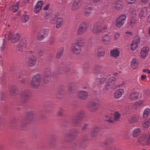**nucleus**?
Returning a JSON list of instances; mask_svg holds the SVG:
<instances>
[{
	"label": "nucleus",
	"instance_id": "nucleus-50",
	"mask_svg": "<svg viewBox=\"0 0 150 150\" xmlns=\"http://www.w3.org/2000/svg\"><path fill=\"white\" fill-rule=\"evenodd\" d=\"M106 117L107 119L105 121H106L108 123H112L114 122V120H113L112 117L108 115H106Z\"/></svg>",
	"mask_w": 150,
	"mask_h": 150
},
{
	"label": "nucleus",
	"instance_id": "nucleus-53",
	"mask_svg": "<svg viewBox=\"0 0 150 150\" xmlns=\"http://www.w3.org/2000/svg\"><path fill=\"white\" fill-rule=\"evenodd\" d=\"M10 123L11 126L13 127L17 125L18 122L16 119H13L11 120Z\"/></svg>",
	"mask_w": 150,
	"mask_h": 150
},
{
	"label": "nucleus",
	"instance_id": "nucleus-10",
	"mask_svg": "<svg viewBox=\"0 0 150 150\" xmlns=\"http://www.w3.org/2000/svg\"><path fill=\"white\" fill-rule=\"evenodd\" d=\"M51 73L50 69H47L45 70L44 73V81L45 83L48 81L51 77Z\"/></svg>",
	"mask_w": 150,
	"mask_h": 150
},
{
	"label": "nucleus",
	"instance_id": "nucleus-48",
	"mask_svg": "<svg viewBox=\"0 0 150 150\" xmlns=\"http://www.w3.org/2000/svg\"><path fill=\"white\" fill-rule=\"evenodd\" d=\"M21 19L23 22L26 23L28 20L29 17L27 15H24L22 16Z\"/></svg>",
	"mask_w": 150,
	"mask_h": 150
},
{
	"label": "nucleus",
	"instance_id": "nucleus-54",
	"mask_svg": "<svg viewBox=\"0 0 150 150\" xmlns=\"http://www.w3.org/2000/svg\"><path fill=\"white\" fill-rule=\"evenodd\" d=\"M6 41L5 39H4L3 40V42L2 46L0 47V50L1 51H3L4 50L6 47Z\"/></svg>",
	"mask_w": 150,
	"mask_h": 150
},
{
	"label": "nucleus",
	"instance_id": "nucleus-64",
	"mask_svg": "<svg viewBox=\"0 0 150 150\" xmlns=\"http://www.w3.org/2000/svg\"><path fill=\"white\" fill-rule=\"evenodd\" d=\"M88 126V124H87L86 123H84L82 127L81 130L82 131H83L84 130L86 129Z\"/></svg>",
	"mask_w": 150,
	"mask_h": 150
},
{
	"label": "nucleus",
	"instance_id": "nucleus-32",
	"mask_svg": "<svg viewBox=\"0 0 150 150\" xmlns=\"http://www.w3.org/2000/svg\"><path fill=\"white\" fill-rule=\"evenodd\" d=\"M64 52L63 47H61L58 49L56 54V57L57 59L60 58L62 56Z\"/></svg>",
	"mask_w": 150,
	"mask_h": 150
},
{
	"label": "nucleus",
	"instance_id": "nucleus-46",
	"mask_svg": "<svg viewBox=\"0 0 150 150\" xmlns=\"http://www.w3.org/2000/svg\"><path fill=\"white\" fill-rule=\"evenodd\" d=\"M71 147L73 149H74L77 147H79V140L74 141V142L71 144Z\"/></svg>",
	"mask_w": 150,
	"mask_h": 150
},
{
	"label": "nucleus",
	"instance_id": "nucleus-59",
	"mask_svg": "<svg viewBox=\"0 0 150 150\" xmlns=\"http://www.w3.org/2000/svg\"><path fill=\"white\" fill-rule=\"evenodd\" d=\"M45 51V49L44 47H42L41 49H40L38 52V55L41 57L44 54V52Z\"/></svg>",
	"mask_w": 150,
	"mask_h": 150
},
{
	"label": "nucleus",
	"instance_id": "nucleus-29",
	"mask_svg": "<svg viewBox=\"0 0 150 150\" xmlns=\"http://www.w3.org/2000/svg\"><path fill=\"white\" fill-rule=\"evenodd\" d=\"M19 5V2H17L14 5H11L10 6L9 8L10 10L13 12H16L18 10Z\"/></svg>",
	"mask_w": 150,
	"mask_h": 150
},
{
	"label": "nucleus",
	"instance_id": "nucleus-60",
	"mask_svg": "<svg viewBox=\"0 0 150 150\" xmlns=\"http://www.w3.org/2000/svg\"><path fill=\"white\" fill-rule=\"evenodd\" d=\"M64 111V110L63 109L61 108H59L58 111V115L60 116H63Z\"/></svg>",
	"mask_w": 150,
	"mask_h": 150
},
{
	"label": "nucleus",
	"instance_id": "nucleus-13",
	"mask_svg": "<svg viewBox=\"0 0 150 150\" xmlns=\"http://www.w3.org/2000/svg\"><path fill=\"white\" fill-rule=\"evenodd\" d=\"M139 141L143 145H148L150 143V136L148 138H146L145 135L140 137L139 138Z\"/></svg>",
	"mask_w": 150,
	"mask_h": 150
},
{
	"label": "nucleus",
	"instance_id": "nucleus-31",
	"mask_svg": "<svg viewBox=\"0 0 150 150\" xmlns=\"http://www.w3.org/2000/svg\"><path fill=\"white\" fill-rule=\"evenodd\" d=\"M97 56L98 58L103 57L105 54V52L103 49L101 47H99L97 51Z\"/></svg>",
	"mask_w": 150,
	"mask_h": 150
},
{
	"label": "nucleus",
	"instance_id": "nucleus-3",
	"mask_svg": "<svg viewBox=\"0 0 150 150\" xmlns=\"http://www.w3.org/2000/svg\"><path fill=\"white\" fill-rule=\"evenodd\" d=\"M41 80V76L40 74H38L34 76L31 81L30 85L33 88H38L40 85Z\"/></svg>",
	"mask_w": 150,
	"mask_h": 150
},
{
	"label": "nucleus",
	"instance_id": "nucleus-14",
	"mask_svg": "<svg viewBox=\"0 0 150 150\" xmlns=\"http://www.w3.org/2000/svg\"><path fill=\"white\" fill-rule=\"evenodd\" d=\"M77 96L79 99L85 100L87 98L88 96V93L87 92L85 91H79L78 92Z\"/></svg>",
	"mask_w": 150,
	"mask_h": 150
},
{
	"label": "nucleus",
	"instance_id": "nucleus-5",
	"mask_svg": "<svg viewBox=\"0 0 150 150\" xmlns=\"http://www.w3.org/2000/svg\"><path fill=\"white\" fill-rule=\"evenodd\" d=\"M21 101L22 104L27 103L30 97V93L29 90H26L22 92L21 94Z\"/></svg>",
	"mask_w": 150,
	"mask_h": 150
},
{
	"label": "nucleus",
	"instance_id": "nucleus-18",
	"mask_svg": "<svg viewBox=\"0 0 150 150\" xmlns=\"http://www.w3.org/2000/svg\"><path fill=\"white\" fill-rule=\"evenodd\" d=\"M37 62V60L36 57L33 56H30L28 59V64L30 67H32L35 65Z\"/></svg>",
	"mask_w": 150,
	"mask_h": 150
},
{
	"label": "nucleus",
	"instance_id": "nucleus-22",
	"mask_svg": "<svg viewBox=\"0 0 150 150\" xmlns=\"http://www.w3.org/2000/svg\"><path fill=\"white\" fill-rule=\"evenodd\" d=\"M73 135L71 133H68L65 134L64 137V140L66 142L68 143H72L73 139L71 137H73Z\"/></svg>",
	"mask_w": 150,
	"mask_h": 150
},
{
	"label": "nucleus",
	"instance_id": "nucleus-25",
	"mask_svg": "<svg viewBox=\"0 0 150 150\" xmlns=\"http://www.w3.org/2000/svg\"><path fill=\"white\" fill-rule=\"evenodd\" d=\"M124 93V90L122 89H120L116 90L114 93V97L115 98H119Z\"/></svg>",
	"mask_w": 150,
	"mask_h": 150
},
{
	"label": "nucleus",
	"instance_id": "nucleus-8",
	"mask_svg": "<svg viewBox=\"0 0 150 150\" xmlns=\"http://www.w3.org/2000/svg\"><path fill=\"white\" fill-rule=\"evenodd\" d=\"M102 24L100 21H98L95 23L92 28L93 33L96 34L98 33L103 32V31L101 27Z\"/></svg>",
	"mask_w": 150,
	"mask_h": 150
},
{
	"label": "nucleus",
	"instance_id": "nucleus-38",
	"mask_svg": "<svg viewBox=\"0 0 150 150\" xmlns=\"http://www.w3.org/2000/svg\"><path fill=\"white\" fill-rule=\"evenodd\" d=\"M116 82V79L114 77H111L108 79V82L110 83L115 86H116L115 84Z\"/></svg>",
	"mask_w": 150,
	"mask_h": 150
},
{
	"label": "nucleus",
	"instance_id": "nucleus-51",
	"mask_svg": "<svg viewBox=\"0 0 150 150\" xmlns=\"http://www.w3.org/2000/svg\"><path fill=\"white\" fill-rule=\"evenodd\" d=\"M121 115L118 112H116L114 114V120L115 121L118 120L120 118Z\"/></svg>",
	"mask_w": 150,
	"mask_h": 150
},
{
	"label": "nucleus",
	"instance_id": "nucleus-6",
	"mask_svg": "<svg viewBox=\"0 0 150 150\" xmlns=\"http://www.w3.org/2000/svg\"><path fill=\"white\" fill-rule=\"evenodd\" d=\"M51 20V22L53 23L57 22L56 27L57 28H59L62 26L64 21L62 18L58 17L56 16H54L53 17H52Z\"/></svg>",
	"mask_w": 150,
	"mask_h": 150
},
{
	"label": "nucleus",
	"instance_id": "nucleus-52",
	"mask_svg": "<svg viewBox=\"0 0 150 150\" xmlns=\"http://www.w3.org/2000/svg\"><path fill=\"white\" fill-rule=\"evenodd\" d=\"M8 41H11V42L13 44L18 41L19 40V38H7Z\"/></svg>",
	"mask_w": 150,
	"mask_h": 150
},
{
	"label": "nucleus",
	"instance_id": "nucleus-30",
	"mask_svg": "<svg viewBox=\"0 0 150 150\" xmlns=\"http://www.w3.org/2000/svg\"><path fill=\"white\" fill-rule=\"evenodd\" d=\"M147 14V8L144 7L142 8L140 12L139 16L141 19H143L145 17Z\"/></svg>",
	"mask_w": 150,
	"mask_h": 150
},
{
	"label": "nucleus",
	"instance_id": "nucleus-61",
	"mask_svg": "<svg viewBox=\"0 0 150 150\" xmlns=\"http://www.w3.org/2000/svg\"><path fill=\"white\" fill-rule=\"evenodd\" d=\"M112 141L110 140L109 139H108V141L102 143V145L103 147L106 146L109 144L110 143L112 142Z\"/></svg>",
	"mask_w": 150,
	"mask_h": 150
},
{
	"label": "nucleus",
	"instance_id": "nucleus-7",
	"mask_svg": "<svg viewBox=\"0 0 150 150\" xmlns=\"http://www.w3.org/2000/svg\"><path fill=\"white\" fill-rule=\"evenodd\" d=\"M88 25L86 23L82 22L79 24L77 31V34L82 35L87 29Z\"/></svg>",
	"mask_w": 150,
	"mask_h": 150
},
{
	"label": "nucleus",
	"instance_id": "nucleus-36",
	"mask_svg": "<svg viewBox=\"0 0 150 150\" xmlns=\"http://www.w3.org/2000/svg\"><path fill=\"white\" fill-rule=\"evenodd\" d=\"M123 8V3L120 1H117L115 5V8L117 10H120Z\"/></svg>",
	"mask_w": 150,
	"mask_h": 150
},
{
	"label": "nucleus",
	"instance_id": "nucleus-44",
	"mask_svg": "<svg viewBox=\"0 0 150 150\" xmlns=\"http://www.w3.org/2000/svg\"><path fill=\"white\" fill-rule=\"evenodd\" d=\"M150 112V110L149 108H146L144 112L143 116V118L146 119L148 116Z\"/></svg>",
	"mask_w": 150,
	"mask_h": 150
},
{
	"label": "nucleus",
	"instance_id": "nucleus-28",
	"mask_svg": "<svg viewBox=\"0 0 150 150\" xmlns=\"http://www.w3.org/2000/svg\"><path fill=\"white\" fill-rule=\"evenodd\" d=\"M75 85L74 83H70L68 85L67 91L69 94L74 93L75 90Z\"/></svg>",
	"mask_w": 150,
	"mask_h": 150
},
{
	"label": "nucleus",
	"instance_id": "nucleus-26",
	"mask_svg": "<svg viewBox=\"0 0 150 150\" xmlns=\"http://www.w3.org/2000/svg\"><path fill=\"white\" fill-rule=\"evenodd\" d=\"M43 2L42 1H38L35 6V9L34 10L35 13H38L41 8V7L43 4Z\"/></svg>",
	"mask_w": 150,
	"mask_h": 150
},
{
	"label": "nucleus",
	"instance_id": "nucleus-63",
	"mask_svg": "<svg viewBox=\"0 0 150 150\" xmlns=\"http://www.w3.org/2000/svg\"><path fill=\"white\" fill-rule=\"evenodd\" d=\"M127 2L129 4H132L134 3L137 0H126Z\"/></svg>",
	"mask_w": 150,
	"mask_h": 150
},
{
	"label": "nucleus",
	"instance_id": "nucleus-42",
	"mask_svg": "<svg viewBox=\"0 0 150 150\" xmlns=\"http://www.w3.org/2000/svg\"><path fill=\"white\" fill-rule=\"evenodd\" d=\"M92 10V8L91 7H87L85 9L84 13V14L86 16H89Z\"/></svg>",
	"mask_w": 150,
	"mask_h": 150
},
{
	"label": "nucleus",
	"instance_id": "nucleus-12",
	"mask_svg": "<svg viewBox=\"0 0 150 150\" xmlns=\"http://www.w3.org/2000/svg\"><path fill=\"white\" fill-rule=\"evenodd\" d=\"M104 68L102 66L96 65L93 69V71L95 74H97V76H99L103 72Z\"/></svg>",
	"mask_w": 150,
	"mask_h": 150
},
{
	"label": "nucleus",
	"instance_id": "nucleus-21",
	"mask_svg": "<svg viewBox=\"0 0 150 150\" xmlns=\"http://www.w3.org/2000/svg\"><path fill=\"white\" fill-rule=\"evenodd\" d=\"M120 52L117 48L111 50L110 52L111 56L117 58L120 56Z\"/></svg>",
	"mask_w": 150,
	"mask_h": 150
},
{
	"label": "nucleus",
	"instance_id": "nucleus-19",
	"mask_svg": "<svg viewBox=\"0 0 150 150\" xmlns=\"http://www.w3.org/2000/svg\"><path fill=\"white\" fill-rule=\"evenodd\" d=\"M105 81V78H100L99 76H97V78L96 79L95 84L98 86H100L104 83Z\"/></svg>",
	"mask_w": 150,
	"mask_h": 150
},
{
	"label": "nucleus",
	"instance_id": "nucleus-1",
	"mask_svg": "<svg viewBox=\"0 0 150 150\" xmlns=\"http://www.w3.org/2000/svg\"><path fill=\"white\" fill-rule=\"evenodd\" d=\"M84 41L81 38L79 39L73 43L71 47V52L74 54L79 55L80 54L82 50V47L84 45Z\"/></svg>",
	"mask_w": 150,
	"mask_h": 150
},
{
	"label": "nucleus",
	"instance_id": "nucleus-20",
	"mask_svg": "<svg viewBox=\"0 0 150 150\" xmlns=\"http://www.w3.org/2000/svg\"><path fill=\"white\" fill-rule=\"evenodd\" d=\"M149 51L148 48L143 47L141 50L140 52L141 57L142 59H144L148 54Z\"/></svg>",
	"mask_w": 150,
	"mask_h": 150
},
{
	"label": "nucleus",
	"instance_id": "nucleus-37",
	"mask_svg": "<svg viewBox=\"0 0 150 150\" xmlns=\"http://www.w3.org/2000/svg\"><path fill=\"white\" fill-rule=\"evenodd\" d=\"M65 67L64 66L59 67L57 70V74L58 75L63 74L65 73Z\"/></svg>",
	"mask_w": 150,
	"mask_h": 150
},
{
	"label": "nucleus",
	"instance_id": "nucleus-56",
	"mask_svg": "<svg viewBox=\"0 0 150 150\" xmlns=\"http://www.w3.org/2000/svg\"><path fill=\"white\" fill-rule=\"evenodd\" d=\"M102 40L103 42L105 44H109L110 42L109 38H103L102 40Z\"/></svg>",
	"mask_w": 150,
	"mask_h": 150
},
{
	"label": "nucleus",
	"instance_id": "nucleus-49",
	"mask_svg": "<svg viewBox=\"0 0 150 150\" xmlns=\"http://www.w3.org/2000/svg\"><path fill=\"white\" fill-rule=\"evenodd\" d=\"M136 23V20L134 18H132L131 19L129 22V25L132 26H134Z\"/></svg>",
	"mask_w": 150,
	"mask_h": 150
},
{
	"label": "nucleus",
	"instance_id": "nucleus-62",
	"mask_svg": "<svg viewBox=\"0 0 150 150\" xmlns=\"http://www.w3.org/2000/svg\"><path fill=\"white\" fill-rule=\"evenodd\" d=\"M5 123L4 120H0V129H1L4 127Z\"/></svg>",
	"mask_w": 150,
	"mask_h": 150
},
{
	"label": "nucleus",
	"instance_id": "nucleus-9",
	"mask_svg": "<svg viewBox=\"0 0 150 150\" xmlns=\"http://www.w3.org/2000/svg\"><path fill=\"white\" fill-rule=\"evenodd\" d=\"M126 18L125 14L120 15L116 20L115 25L118 28L121 27L124 23Z\"/></svg>",
	"mask_w": 150,
	"mask_h": 150
},
{
	"label": "nucleus",
	"instance_id": "nucleus-40",
	"mask_svg": "<svg viewBox=\"0 0 150 150\" xmlns=\"http://www.w3.org/2000/svg\"><path fill=\"white\" fill-rule=\"evenodd\" d=\"M141 132V130L140 128L136 129L134 130L133 136L134 137H137L140 134Z\"/></svg>",
	"mask_w": 150,
	"mask_h": 150
},
{
	"label": "nucleus",
	"instance_id": "nucleus-15",
	"mask_svg": "<svg viewBox=\"0 0 150 150\" xmlns=\"http://www.w3.org/2000/svg\"><path fill=\"white\" fill-rule=\"evenodd\" d=\"M100 132V129L97 127H93L91 132V135L92 137H96L98 136Z\"/></svg>",
	"mask_w": 150,
	"mask_h": 150
},
{
	"label": "nucleus",
	"instance_id": "nucleus-2",
	"mask_svg": "<svg viewBox=\"0 0 150 150\" xmlns=\"http://www.w3.org/2000/svg\"><path fill=\"white\" fill-rule=\"evenodd\" d=\"M76 116H73L70 120V122L75 127L79 126L80 124V121L85 116V112L83 110H80L76 113Z\"/></svg>",
	"mask_w": 150,
	"mask_h": 150
},
{
	"label": "nucleus",
	"instance_id": "nucleus-45",
	"mask_svg": "<svg viewBox=\"0 0 150 150\" xmlns=\"http://www.w3.org/2000/svg\"><path fill=\"white\" fill-rule=\"evenodd\" d=\"M110 84V83L107 82L105 87V90H108L112 88L113 89H115V88L116 87V86H115Z\"/></svg>",
	"mask_w": 150,
	"mask_h": 150
},
{
	"label": "nucleus",
	"instance_id": "nucleus-4",
	"mask_svg": "<svg viewBox=\"0 0 150 150\" xmlns=\"http://www.w3.org/2000/svg\"><path fill=\"white\" fill-rule=\"evenodd\" d=\"M35 115V112L32 111L27 112L26 117L23 118L21 123V125L23 126L28 123L30 121L33 120Z\"/></svg>",
	"mask_w": 150,
	"mask_h": 150
},
{
	"label": "nucleus",
	"instance_id": "nucleus-23",
	"mask_svg": "<svg viewBox=\"0 0 150 150\" xmlns=\"http://www.w3.org/2000/svg\"><path fill=\"white\" fill-rule=\"evenodd\" d=\"M45 112L47 113H50L51 112L53 108V105L51 102L49 103L48 102L46 103L45 105Z\"/></svg>",
	"mask_w": 150,
	"mask_h": 150
},
{
	"label": "nucleus",
	"instance_id": "nucleus-17",
	"mask_svg": "<svg viewBox=\"0 0 150 150\" xmlns=\"http://www.w3.org/2000/svg\"><path fill=\"white\" fill-rule=\"evenodd\" d=\"M80 0H74L71 6V10L72 11L77 10L80 7Z\"/></svg>",
	"mask_w": 150,
	"mask_h": 150
},
{
	"label": "nucleus",
	"instance_id": "nucleus-34",
	"mask_svg": "<svg viewBox=\"0 0 150 150\" xmlns=\"http://www.w3.org/2000/svg\"><path fill=\"white\" fill-rule=\"evenodd\" d=\"M16 87L15 85H12L10 87V92L12 96H14L16 93Z\"/></svg>",
	"mask_w": 150,
	"mask_h": 150
},
{
	"label": "nucleus",
	"instance_id": "nucleus-43",
	"mask_svg": "<svg viewBox=\"0 0 150 150\" xmlns=\"http://www.w3.org/2000/svg\"><path fill=\"white\" fill-rule=\"evenodd\" d=\"M71 119H69L68 118H65L63 120L62 125L64 126H67L68 125L69 123H71L70 122V120Z\"/></svg>",
	"mask_w": 150,
	"mask_h": 150
},
{
	"label": "nucleus",
	"instance_id": "nucleus-47",
	"mask_svg": "<svg viewBox=\"0 0 150 150\" xmlns=\"http://www.w3.org/2000/svg\"><path fill=\"white\" fill-rule=\"evenodd\" d=\"M63 92L62 90L59 91L56 94V97L58 99H60L63 96Z\"/></svg>",
	"mask_w": 150,
	"mask_h": 150
},
{
	"label": "nucleus",
	"instance_id": "nucleus-57",
	"mask_svg": "<svg viewBox=\"0 0 150 150\" xmlns=\"http://www.w3.org/2000/svg\"><path fill=\"white\" fill-rule=\"evenodd\" d=\"M71 71V69L70 68H66L65 69V73L66 75H68L70 74Z\"/></svg>",
	"mask_w": 150,
	"mask_h": 150
},
{
	"label": "nucleus",
	"instance_id": "nucleus-58",
	"mask_svg": "<svg viewBox=\"0 0 150 150\" xmlns=\"http://www.w3.org/2000/svg\"><path fill=\"white\" fill-rule=\"evenodd\" d=\"M149 124L150 125V119L143 124V127L145 128H148L149 126Z\"/></svg>",
	"mask_w": 150,
	"mask_h": 150
},
{
	"label": "nucleus",
	"instance_id": "nucleus-24",
	"mask_svg": "<svg viewBox=\"0 0 150 150\" xmlns=\"http://www.w3.org/2000/svg\"><path fill=\"white\" fill-rule=\"evenodd\" d=\"M79 147L85 149L86 147V139L84 138L79 140Z\"/></svg>",
	"mask_w": 150,
	"mask_h": 150
},
{
	"label": "nucleus",
	"instance_id": "nucleus-11",
	"mask_svg": "<svg viewBox=\"0 0 150 150\" xmlns=\"http://www.w3.org/2000/svg\"><path fill=\"white\" fill-rule=\"evenodd\" d=\"M99 107V104L97 102H91L88 104L89 108L92 112L95 111Z\"/></svg>",
	"mask_w": 150,
	"mask_h": 150
},
{
	"label": "nucleus",
	"instance_id": "nucleus-55",
	"mask_svg": "<svg viewBox=\"0 0 150 150\" xmlns=\"http://www.w3.org/2000/svg\"><path fill=\"white\" fill-rule=\"evenodd\" d=\"M137 45L136 43H135L132 42L131 45V48L132 50H134L136 49L137 47Z\"/></svg>",
	"mask_w": 150,
	"mask_h": 150
},
{
	"label": "nucleus",
	"instance_id": "nucleus-35",
	"mask_svg": "<svg viewBox=\"0 0 150 150\" xmlns=\"http://www.w3.org/2000/svg\"><path fill=\"white\" fill-rule=\"evenodd\" d=\"M139 119V117L137 115H134L130 117L129 120V121L131 123L135 122L138 121Z\"/></svg>",
	"mask_w": 150,
	"mask_h": 150
},
{
	"label": "nucleus",
	"instance_id": "nucleus-41",
	"mask_svg": "<svg viewBox=\"0 0 150 150\" xmlns=\"http://www.w3.org/2000/svg\"><path fill=\"white\" fill-rule=\"evenodd\" d=\"M27 44V41L24 39H22L20 40L18 45L21 47H25Z\"/></svg>",
	"mask_w": 150,
	"mask_h": 150
},
{
	"label": "nucleus",
	"instance_id": "nucleus-33",
	"mask_svg": "<svg viewBox=\"0 0 150 150\" xmlns=\"http://www.w3.org/2000/svg\"><path fill=\"white\" fill-rule=\"evenodd\" d=\"M138 60L136 59H133L131 62V66L133 69H136L139 65Z\"/></svg>",
	"mask_w": 150,
	"mask_h": 150
},
{
	"label": "nucleus",
	"instance_id": "nucleus-27",
	"mask_svg": "<svg viewBox=\"0 0 150 150\" xmlns=\"http://www.w3.org/2000/svg\"><path fill=\"white\" fill-rule=\"evenodd\" d=\"M139 96V93L137 92H133L131 93L129 96V98L132 100H135L138 99Z\"/></svg>",
	"mask_w": 150,
	"mask_h": 150
},
{
	"label": "nucleus",
	"instance_id": "nucleus-16",
	"mask_svg": "<svg viewBox=\"0 0 150 150\" xmlns=\"http://www.w3.org/2000/svg\"><path fill=\"white\" fill-rule=\"evenodd\" d=\"M49 31L47 29H42L40 30L38 34V38H45L47 36Z\"/></svg>",
	"mask_w": 150,
	"mask_h": 150
},
{
	"label": "nucleus",
	"instance_id": "nucleus-39",
	"mask_svg": "<svg viewBox=\"0 0 150 150\" xmlns=\"http://www.w3.org/2000/svg\"><path fill=\"white\" fill-rule=\"evenodd\" d=\"M68 133H71L73 135V137L76 138L77 137V134L79 133V132L78 129H74L71 130L70 132Z\"/></svg>",
	"mask_w": 150,
	"mask_h": 150
}]
</instances>
